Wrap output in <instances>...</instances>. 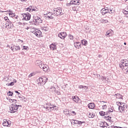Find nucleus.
<instances>
[{
    "mask_svg": "<svg viewBox=\"0 0 128 128\" xmlns=\"http://www.w3.org/2000/svg\"><path fill=\"white\" fill-rule=\"evenodd\" d=\"M64 114L65 116H68V114H70V111L66 109H64Z\"/></svg>",
    "mask_w": 128,
    "mask_h": 128,
    "instance_id": "obj_24",
    "label": "nucleus"
},
{
    "mask_svg": "<svg viewBox=\"0 0 128 128\" xmlns=\"http://www.w3.org/2000/svg\"><path fill=\"white\" fill-rule=\"evenodd\" d=\"M52 88H53V90H54V92L56 93L58 96H60V92L56 90V87L54 86Z\"/></svg>",
    "mask_w": 128,
    "mask_h": 128,
    "instance_id": "obj_20",
    "label": "nucleus"
},
{
    "mask_svg": "<svg viewBox=\"0 0 128 128\" xmlns=\"http://www.w3.org/2000/svg\"><path fill=\"white\" fill-rule=\"evenodd\" d=\"M122 106L124 110H126V108H128V105L124 103V104H122Z\"/></svg>",
    "mask_w": 128,
    "mask_h": 128,
    "instance_id": "obj_36",
    "label": "nucleus"
},
{
    "mask_svg": "<svg viewBox=\"0 0 128 128\" xmlns=\"http://www.w3.org/2000/svg\"><path fill=\"white\" fill-rule=\"evenodd\" d=\"M33 33L34 34H35V36H38V33L36 30H34V32H33Z\"/></svg>",
    "mask_w": 128,
    "mask_h": 128,
    "instance_id": "obj_45",
    "label": "nucleus"
},
{
    "mask_svg": "<svg viewBox=\"0 0 128 128\" xmlns=\"http://www.w3.org/2000/svg\"><path fill=\"white\" fill-rule=\"evenodd\" d=\"M81 44L82 46H88V41L86 40H81Z\"/></svg>",
    "mask_w": 128,
    "mask_h": 128,
    "instance_id": "obj_21",
    "label": "nucleus"
},
{
    "mask_svg": "<svg viewBox=\"0 0 128 128\" xmlns=\"http://www.w3.org/2000/svg\"><path fill=\"white\" fill-rule=\"evenodd\" d=\"M125 74H128V66L126 67H125L124 68Z\"/></svg>",
    "mask_w": 128,
    "mask_h": 128,
    "instance_id": "obj_41",
    "label": "nucleus"
},
{
    "mask_svg": "<svg viewBox=\"0 0 128 128\" xmlns=\"http://www.w3.org/2000/svg\"><path fill=\"white\" fill-rule=\"evenodd\" d=\"M2 124L4 126H8V127L10 126V122L6 120H4V122L2 123Z\"/></svg>",
    "mask_w": 128,
    "mask_h": 128,
    "instance_id": "obj_16",
    "label": "nucleus"
},
{
    "mask_svg": "<svg viewBox=\"0 0 128 128\" xmlns=\"http://www.w3.org/2000/svg\"><path fill=\"white\" fill-rule=\"evenodd\" d=\"M114 128H122V127H120L118 126H114Z\"/></svg>",
    "mask_w": 128,
    "mask_h": 128,
    "instance_id": "obj_63",
    "label": "nucleus"
},
{
    "mask_svg": "<svg viewBox=\"0 0 128 128\" xmlns=\"http://www.w3.org/2000/svg\"><path fill=\"white\" fill-rule=\"evenodd\" d=\"M32 6H30L26 8V10L30 12H32Z\"/></svg>",
    "mask_w": 128,
    "mask_h": 128,
    "instance_id": "obj_30",
    "label": "nucleus"
},
{
    "mask_svg": "<svg viewBox=\"0 0 128 128\" xmlns=\"http://www.w3.org/2000/svg\"><path fill=\"white\" fill-rule=\"evenodd\" d=\"M28 47L27 46H23V48L22 49V50H28Z\"/></svg>",
    "mask_w": 128,
    "mask_h": 128,
    "instance_id": "obj_47",
    "label": "nucleus"
},
{
    "mask_svg": "<svg viewBox=\"0 0 128 128\" xmlns=\"http://www.w3.org/2000/svg\"><path fill=\"white\" fill-rule=\"evenodd\" d=\"M52 14H54L52 13V12H48L46 14L47 16L46 18H48L50 20H52L54 18V16H52Z\"/></svg>",
    "mask_w": 128,
    "mask_h": 128,
    "instance_id": "obj_14",
    "label": "nucleus"
},
{
    "mask_svg": "<svg viewBox=\"0 0 128 128\" xmlns=\"http://www.w3.org/2000/svg\"><path fill=\"white\" fill-rule=\"evenodd\" d=\"M115 96H116V98H120L121 100H124V98H122V95L120 94H116Z\"/></svg>",
    "mask_w": 128,
    "mask_h": 128,
    "instance_id": "obj_22",
    "label": "nucleus"
},
{
    "mask_svg": "<svg viewBox=\"0 0 128 128\" xmlns=\"http://www.w3.org/2000/svg\"><path fill=\"white\" fill-rule=\"evenodd\" d=\"M15 92L16 93V94H18V96L19 94H20V93L19 92H18V90H16L15 91Z\"/></svg>",
    "mask_w": 128,
    "mask_h": 128,
    "instance_id": "obj_62",
    "label": "nucleus"
},
{
    "mask_svg": "<svg viewBox=\"0 0 128 128\" xmlns=\"http://www.w3.org/2000/svg\"><path fill=\"white\" fill-rule=\"evenodd\" d=\"M35 64H36V66H40H40L42 65V61L40 60H36L35 62Z\"/></svg>",
    "mask_w": 128,
    "mask_h": 128,
    "instance_id": "obj_19",
    "label": "nucleus"
},
{
    "mask_svg": "<svg viewBox=\"0 0 128 128\" xmlns=\"http://www.w3.org/2000/svg\"><path fill=\"white\" fill-rule=\"evenodd\" d=\"M123 13L124 14H125V16H128V11L125 10Z\"/></svg>",
    "mask_w": 128,
    "mask_h": 128,
    "instance_id": "obj_50",
    "label": "nucleus"
},
{
    "mask_svg": "<svg viewBox=\"0 0 128 128\" xmlns=\"http://www.w3.org/2000/svg\"><path fill=\"white\" fill-rule=\"evenodd\" d=\"M48 110L50 112H52V110H54L53 105H52V106H48Z\"/></svg>",
    "mask_w": 128,
    "mask_h": 128,
    "instance_id": "obj_31",
    "label": "nucleus"
},
{
    "mask_svg": "<svg viewBox=\"0 0 128 128\" xmlns=\"http://www.w3.org/2000/svg\"><path fill=\"white\" fill-rule=\"evenodd\" d=\"M74 48H82V44L80 42H74Z\"/></svg>",
    "mask_w": 128,
    "mask_h": 128,
    "instance_id": "obj_11",
    "label": "nucleus"
},
{
    "mask_svg": "<svg viewBox=\"0 0 128 128\" xmlns=\"http://www.w3.org/2000/svg\"><path fill=\"white\" fill-rule=\"evenodd\" d=\"M22 15L23 16L22 20H30L32 16V15L28 12L23 13Z\"/></svg>",
    "mask_w": 128,
    "mask_h": 128,
    "instance_id": "obj_3",
    "label": "nucleus"
},
{
    "mask_svg": "<svg viewBox=\"0 0 128 128\" xmlns=\"http://www.w3.org/2000/svg\"><path fill=\"white\" fill-rule=\"evenodd\" d=\"M114 34V31L112 30H110L106 32V36H112Z\"/></svg>",
    "mask_w": 128,
    "mask_h": 128,
    "instance_id": "obj_15",
    "label": "nucleus"
},
{
    "mask_svg": "<svg viewBox=\"0 0 128 128\" xmlns=\"http://www.w3.org/2000/svg\"><path fill=\"white\" fill-rule=\"evenodd\" d=\"M128 66V63L124 62V60H120V62L119 64V67L122 68L124 70V68H126Z\"/></svg>",
    "mask_w": 128,
    "mask_h": 128,
    "instance_id": "obj_5",
    "label": "nucleus"
},
{
    "mask_svg": "<svg viewBox=\"0 0 128 128\" xmlns=\"http://www.w3.org/2000/svg\"><path fill=\"white\" fill-rule=\"evenodd\" d=\"M120 108H122V112H124V110L122 105H120L118 106V110H120Z\"/></svg>",
    "mask_w": 128,
    "mask_h": 128,
    "instance_id": "obj_42",
    "label": "nucleus"
},
{
    "mask_svg": "<svg viewBox=\"0 0 128 128\" xmlns=\"http://www.w3.org/2000/svg\"><path fill=\"white\" fill-rule=\"evenodd\" d=\"M43 30H45V32H46V26H43L42 27Z\"/></svg>",
    "mask_w": 128,
    "mask_h": 128,
    "instance_id": "obj_61",
    "label": "nucleus"
},
{
    "mask_svg": "<svg viewBox=\"0 0 128 128\" xmlns=\"http://www.w3.org/2000/svg\"><path fill=\"white\" fill-rule=\"evenodd\" d=\"M34 76V73H31L29 75V78H32V76Z\"/></svg>",
    "mask_w": 128,
    "mask_h": 128,
    "instance_id": "obj_49",
    "label": "nucleus"
},
{
    "mask_svg": "<svg viewBox=\"0 0 128 128\" xmlns=\"http://www.w3.org/2000/svg\"><path fill=\"white\" fill-rule=\"evenodd\" d=\"M72 100H74V102H78V100H80V98H78V96H72Z\"/></svg>",
    "mask_w": 128,
    "mask_h": 128,
    "instance_id": "obj_17",
    "label": "nucleus"
},
{
    "mask_svg": "<svg viewBox=\"0 0 128 128\" xmlns=\"http://www.w3.org/2000/svg\"><path fill=\"white\" fill-rule=\"evenodd\" d=\"M88 118H94V114L92 113H90L88 114Z\"/></svg>",
    "mask_w": 128,
    "mask_h": 128,
    "instance_id": "obj_34",
    "label": "nucleus"
},
{
    "mask_svg": "<svg viewBox=\"0 0 128 128\" xmlns=\"http://www.w3.org/2000/svg\"><path fill=\"white\" fill-rule=\"evenodd\" d=\"M71 113L73 114H74V116H76V113L74 111L71 112Z\"/></svg>",
    "mask_w": 128,
    "mask_h": 128,
    "instance_id": "obj_58",
    "label": "nucleus"
},
{
    "mask_svg": "<svg viewBox=\"0 0 128 128\" xmlns=\"http://www.w3.org/2000/svg\"><path fill=\"white\" fill-rule=\"evenodd\" d=\"M88 108L94 110L96 107V104L94 102H90L88 104Z\"/></svg>",
    "mask_w": 128,
    "mask_h": 128,
    "instance_id": "obj_12",
    "label": "nucleus"
},
{
    "mask_svg": "<svg viewBox=\"0 0 128 128\" xmlns=\"http://www.w3.org/2000/svg\"><path fill=\"white\" fill-rule=\"evenodd\" d=\"M7 94L9 96H14V92H12V91H9L8 92Z\"/></svg>",
    "mask_w": 128,
    "mask_h": 128,
    "instance_id": "obj_27",
    "label": "nucleus"
},
{
    "mask_svg": "<svg viewBox=\"0 0 128 128\" xmlns=\"http://www.w3.org/2000/svg\"><path fill=\"white\" fill-rule=\"evenodd\" d=\"M39 18H40V17H38V16H33V18H34V20L36 23L37 21L38 20Z\"/></svg>",
    "mask_w": 128,
    "mask_h": 128,
    "instance_id": "obj_29",
    "label": "nucleus"
},
{
    "mask_svg": "<svg viewBox=\"0 0 128 128\" xmlns=\"http://www.w3.org/2000/svg\"><path fill=\"white\" fill-rule=\"evenodd\" d=\"M4 20H6V22L8 21V20H10V19H8V16H5V17L4 18Z\"/></svg>",
    "mask_w": 128,
    "mask_h": 128,
    "instance_id": "obj_51",
    "label": "nucleus"
},
{
    "mask_svg": "<svg viewBox=\"0 0 128 128\" xmlns=\"http://www.w3.org/2000/svg\"><path fill=\"white\" fill-rule=\"evenodd\" d=\"M68 36V34L64 32H61L58 34V36L62 40H64Z\"/></svg>",
    "mask_w": 128,
    "mask_h": 128,
    "instance_id": "obj_6",
    "label": "nucleus"
},
{
    "mask_svg": "<svg viewBox=\"0 0 128 128\" xmlns=\"http://www.w3.org/2000/svg\"><path fill=\"white\" fill-rule=\"evenodd\" d=\"M100 128H108V124L106 122H101L100 123Z\"/></svg>",
    "mask_w": 128,
    "mask_h": 128,
    "instance_id": "obj_9",
    "label": "nucleus"
},
{
    "mask_svg": "<svg viewBox=\"0 0 128 128\" xmlns=\"http://www.w3.org/2000/svg\"><path fill=\"white\" fill-rule=\"evenodd\" d=\"M9 48L11 49V50L12 51V52H14V48H12V46H8Z\"/></svg>",
    "mask_w": 128,
    "mask_h": 128,
    "instance_id": "obj_53",
    "label": "nucleus"
},
{
    "mask_svg": "<svg viewBox=\"0 0 128 128\" xmlns=\"http://www.w3.org/2000/svg\"><path fill=\"white\" fill-rule=\"evenodd\" d=\"M54 14L56 16H62L64 14H62V10L61 8H55L54 10Z\"/></svg>",
    "mask_w": 128,
    "mask_h": 128,
    "instance_id": "obj_1",
    "label": "nucleus"
},
{
    "mask_svg": "<svg viewBox=\"0 0 128 128\" xmlns=\"http://www.w3.org/2000/svg\"><path fill=\"white\" fill-rule=\"evenodd\" d=\"M52 103H50V102H48V103H46V106H52Z\"/></svg>",
    "mask_w": 128,
    "mask_h": 128,
    "instance_id": "obj_52",
    "label": "nucleus"
},
{
    "mask_svg": "<svg viewBox=\"0 0 128 128\" xmlns=\"http://www.w3.org/2000/svg\"><path fill=\"white\" fill-rule=\"evenodd\" d=\"M40 68H42V70L46 72H48L50 70V68L46 64H42L40 66Z\"/></svg>",
    "mask_w": 128,
    "mask_h": 128,
    "instance_id": "obj_7",
    "label": "nucleus"
},
{
    "mask_svg": "<svg viewBox=\"0 0 128 128\" xmlns=\"http://www.w3.org/2000/svg\"><path fill=\"white\" fill-rule=\"evenodd\" d=\"M107 128H114V126H110V125H108V126Z\"/></svg>",
    "mask_w": 128,
    "mask_h": 128,
    "instance_id": "obj_64",
    "label": "nucleus"
},
{
    "mask_svg": "<svg viewBox=\"0 0 128 128\" xmlns=\"http://www.w3.org/2000/svg\"><path fill=\"white\" fill-rule=\"evenodd\" d=\"M31 12H36V9L32 8Z\"/></svg>",
    "mask_w": 128,
    "mask_h": 128,
    "instance_id": "obj_59",
    "label": "nucleus"
},
{
    "mask_svg": "<svg viewBox=\"0 0 128 128\" xmlns=\"http://www.w3.org/2000/svg\"><path fill=\"white\" fill-rule=\"evenodd\" d=\"M44 82H46H46H48V78H46V76H44Z\"/></svg>",
    "mask_w": 128,
    "mask_h": 128,
    "instance_id": "obj_43",
    "label": "nucleus"
},
{
    "mask_svg": "<svg viewBox=\"0 0 128 128\" xmlns=\"http://www.w3.org/2000/svg\"><path fill=\"white\" fill-rule=\"evenodd\" d=\"M118 104H120V106H122V104H124V102H118Z\"/></svg>",
    "mask_w": 128,
    "mask_h": 128,
    "instance_id": "obj_57",
    "label": "nucleus"
},
{
    "mask_svg": "<svg viewBox=\"0 0 128 128\" xmlns=\"http://www.w3.org/2000/svg\"><path fill=\"white\" fill-rule=\"evenodd\" d=\"M70 4H71L70 2V3H67L66 6H72Z\"/></svg>",
    "mask_w": 128,
    "mask_h": 128,
    "instance_id": "obj_60",
    "label": "nucleus"
},
{
    "mask_svg": "<svg viewBox=\"0 0 128 128\" xmlns=\"http://www.w3.org/2000/svg\"><path fill=\"white\" fill-rule=\"evenodd\" d=\"M110 110H108V112H114V110H112V108H110Z\"/></svg>",
    "mask_w": 128,
    "mask_h": 128,
    "instance_id": "obj_55",
    "label": "nucleus"
},
{
    "mask_svg": "<svg viewBox=\"0 0 128 128\" xmlns=\"http://www.w3.org/2000/svg\"><path fill=\"white\" fill-rule=\"evenodd\" d=\"M9 16L11 18L14 17V16H16V14L13 13V12H10V13H9Z\"/></svg>",
    "mask_w": 128,
    "mask_h": 128,
    "instance_id": "obj_38",
    "label": "nucleus"
},
{
    "mask_svg": "<svg viewBox=\"0 0 128 128\" xmlns=\"http://www.w3.org/2000/svg\"><path fill=\"white\" fill-rule=\"evenodd\" d=\"M68 36L70 40H74V36L72 35L69 34L68 35Z\"/></svg>",
    "mask_w": 128,
    "mask_h": 128,
    "instance_id": "obj_39",
    "label": "nucleus"
},
{
    "mask_svg": "<svg viewBox=\"0 0 128 128\" xmlns=\"http://www.w3.org/2000/svg\"><path fill=\"white\" fill-rule=\"evenodd\" d=\"M21 98L24 102H26V97L22 96Z\"/></svg>",
    "mask_w": 128,
    "mask_h": 128,
    "instance_id": "obj_46",
    "label": "nucleus"
},
{
    "mask_svg": "<svg viewBox=\"0 0 128 128\" xmlns=\"http://www.w3.org/2000/svg\"><path fill=\"white\" fill-rule=\"evenodd\" d=\"M99 114L101 116H106V112L104 111H100L99 112Z\"/></svg>",
    "mask_w": 128,
    "mask_h": 128,
    "instance_id": "obj_25",
    "label": "nucleus"
},
{
    "mask_svg": "<svg viewBox=\"0 0 128 128\" xmlns=\"http://www.w3.org/2000/svg\"><path fill=\"white\" fill-rule=\"evenodd\" d=\"M42 20L39 17L37 22H36V24H42Z\"/></svg>",
    "mask_w": 128,
    "mask_h": 128,
    "instance_id": "obj_28",
    "label": "nucleus"
},
{
    "mask_svg": "<svg viewBox=\"0 0 128 128\" xmlns=\"http://www.w3.org/2000/svg\"><path fill=\"white\" fill-rule=\"evenodd\" d=\"M82 124H86V122H82V121L78 120L77 124H80V126H82Z\"/></svg>",
    "mask_w": 128,
    "mask_h": 128,
    "instance_id": "obj_37",
    "label": "nucleus"
},
{
    "mask_svg": "<svg viewBox=\"0 0 128 128\" xmlns=\"http://www.w3.org/2000/svg\"><path fill=\"white\" fill-rule=\"evenodd\" d=\"M37 32H38V36H40L42 34V32L40 31V30H38Z\"/></svg>",
    "mask_w": 128,
    "mask_h": 128,
    "instance_id": "obj_48",
    "label": "nucleus"
},
{
    "mask_svg": "<svg viewBox=\"0 0 128 128\" xmlns=\"http://www.w3.org/2000/svg\"><path fill=\"white\" fill-rule=\"evenodd\" d=\"M38 86H44L46 84V81H44V79L43 78H38Z\"/></svg>",
    "mask_w": 128,
    "mask_h": 128,
    "instance_id": "obj_8",
    "label": "nucleus"
},
{
    "mask_svg": "<svg viewBox=\"0 0 128 128\" xmlns=\"http://www.w3.org/2000/svg\"><path fill=\"white\" fill-rule=\"evenodd\" d=\"M100 80H102V82H108V77H106L104 76H101L100 78Z\"/></svg>",
    "mask_w": 128,
    "mask_h": 128,
    "instance_id": "obj_18",
    "label": "nucleus"
},
{
    "mask_svg": "<svg viewBox=\"0 0 128 128\" xmlns=\"http://www.w3.org/2000/svg\"><path fill=\"white\" fill-rule=\"evenodd\" d=\"M18 108L16 106V104H12L10 106V110L8 112L10 114H14V112H18Z\"/></svg>",
    "mask_w": 128,
    "mask_h": 128,
    "instance_id": "obj_2",
    "label": "nucleus"
},
{
    "mask_svg": "<svg viewBox=\"0 0 128 128\" xmlns=\"http://www.w3.org/2000/svg\"><path fill=\"white\" fill-rule=\"evenodd\" d=\"M14 82H11L10 84H6V86H14Z\"/></svg>",
    "mask_w": 128,
    "mask_h": 128,
    "instance_id": "obj_35",
    "label": "nucleus"
},
{
    "mask_svg": "<svg viewBox=\"0 0 128 128\" xmlns=\"http://www.w3.org/2000/svg\"><path fill=\"white\" fill-rule=\"evenodd\" d=\"M101 22L102 24H106V22H108V20H102Z\"/></svg>",
    "mask_w": 128,
    "mask_h": 128,
    "instance_id": "obj_33",
    "label": "nucleus"
},
{
    "mask_svg": "<svg viewBox=\"0 0 128 128\" xmlns=\"http://www.w3.org/2000/svg\"><path fill=\"white\" fill-rule=\"evenodd\" d=\"M50 48L52 50H56V43H52L50 45Z\"/></svg>",
    "mask_w": 128,
    "mask_h": 128,
    "instance_id": "obj_13",
    "label": "nucleus"
},
{
    "mask_svg": "<svg viewBox=\"0 0 128 128\" xmlns=\"http://www.w3.org/2000/svg\"><path fill=\"white\" fill-rule=\"evenodd\" d=\"M80 0H72L70 2L71 5L74 4V6L80 4Z\"/></svg>",
    "mask_w": 128,
    "mask_h": 128,
    "instance_id": "obj_10",
    "label": "nucleus"
},
{
    "mask_svg": "<svg viewBox=\"0 0 128 128\" xmlns=\"http://www.w3.org/2000/svg\"><path fill=\"white\" fill-rule=\"evenodd\" d=\"M15 106H16L17 108H22V105H18V104H15Z\"/></svg>",
    "mask_w": 128,
    "mask_h": 128,
    "instance_id": "obj_56",
    "label": "nucleus"
},
{
    "mask_svg": "<svg viewBox=\"0 0 128 128\" xmlns=\"http://www.w3.org/2000/svg\"><path fill=\"white\" fill-rule=\"evenodd\" d=\"M13 48H14V50H20V47L19 46H13Z\"/></svg>",
    "mask_w": 128,
    "mask_h": 128,
    "instance_id": "obj_23",
    "label": "nucleus"
},
{
    "mask_svg": "<svg viewBox=\"0 0 128 128\" xmlns=\"http://www.w3.org/2000/svg\"><path fill=\"white\" fill-rule=\"evenodd\" d=\"M108 108V106L106 105H104L102 106V110H104V108Z\"/></svg>",
    "mask_w": 128,
    "mask_h": 128,
    "instance_id": "obj_54",
    "label": "nucleus"
},
{
    "mask_svg": "<svg viewBox=\"0 0 128 128\" xmlns=\"http://www.w3.org/2000/svg\"><path fill=\"white\" fill-rule=\"evenodd\" d=\"M108 118H110V116H104V118H105V120H109L110 122H112V120L108 119Z\"/></svg>",
    "mask_w": 128,
    "mask_h": 128,
    "instance_id": "obj_32",
    "label": "nucleus"
},
{
    "mask_svg": "<svg viewBox=\"0 0 128 128\" xmlns=\"http://www.w3.org/2000/svg\"><path fill=\"white\" fill-rule=\"evenodd\" d=\"M78 88H86V89H88V87H87L86 86H82V85H80V86H79Z\"/></svg>",
    "mask_w": 128,
    "mask_h": 128,
    "instance_id": "obj_44",
    "label": "nucleus"
},
{
    "mask_svg": "<svg viewBox=\"0 0 128 128\" xmlns=\"http://www.w3.org/2000/svg\"><path fill=\"white\" fill-rule=\"evenodd\" d=\"M58 110V106L53 105V110Z\"/></svg>",
    "mask_w": 128,
    "mask_h": 128,
    "instance_id": "obj_40",
    "label": "nucleus"
},
{
    "mask_svg": "<svg viewBox=\"0 0 128 128\" xmlns=\"http://www.w3.org/2000/svg\"><path fill=\"white\" fill-rule=\"evenodd\" d=\"M78 120H74V119H72V120H71V124H78Z\"/></svg>",
    "mask_w": 128,
    "mask_h": 128,
    "instance_id": "obj_26",
    "label": "nucleus"
},
{
    "mask_svg": "<svg viewBox=\"0 0 128 128\" xmlns=\"http://www.w3.org/2000/svg\"><path fill=\"white\" fill-rule=\"evenodd\" d=\"M110 12H112V9H105L104 8H103L101 10L100 12L102 14V16H104V14L108 13L110 14Z\"/></svg>",
    "mask_w": 128,
    "mask_h": 128,
    "instance_id": "obj_4",
    "label": "nucleus"
}]
</instances>
